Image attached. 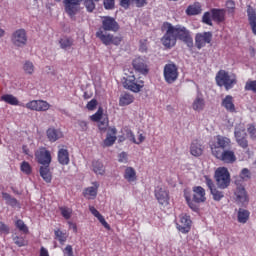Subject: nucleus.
Returning <instances> with one entry per match:
<instances>
[{
    "instance_id": "nucleus-1",
    "label": "nucleus",
    "mask_w": 256,
    "mask_h": 256,
    "mask_svg": "<svg viewBox=\"0 0 256 256\" xmlns=\"http://www.w3.org/2000/svg\"><path fill=\"white\" fill-rule=\"evenodd\" d=\"M126 77L123 78L122 85L124 89L132 91V93H140V91L145 87V82L141 79H136L133 72H128L125 70Z\"/></svg>"
},
{
    "instance_id": "nucleus-2",
    "label": "nucleus",
    "mask_w": 256,
    "mask_h": 256,
    "mask_svg": "<svg viewBox=\"0 0 256 256\" xmlns=\"http://www.w3.org/2000/svg\"><path fill=\"white\" fill-rule=\"evenodd\" d=\"M162 31H164V35L161 38V43L166 47V49H171V47H175L177 45V36L175 31L173 30V24L169 22H164L162 25Z\"/></svg>"
},
{
    "instance_id": "nucleus-3",
    "label": "nucleus",
    "mask_w": 256,
    "mask_h": 256,
    "mask_svg": "<svg viewBox=\"0 0 256 256\" xmlns=\"http://www.w3.org/2000/svg\"><path fill=\"white\" fill-rule=\"evenodd\" d=\"M216 83L219 87H225L227 91L237 85V76L225 70H220L216 75Z\"/></svg>"
},
{
    "instance_id": "nucleus-4",
    "label": "nucleus",
    "mask_w": 256,
    "mask_h": 256,
    "mask_svg": "<svg viewBox=\"0 0 256 256\" xmlns=\"http://www.w3.org/2000/svg\"><path fill=\"white\" fill-rule=\"evenodd\" d=\"M230 147H231V140L222 135L216 136L214 140L210 143V149H211L212 155L221 153V151H225Z\"/></svg>"
},
{
    "instance_id": "nucleus-5",
    "label": "nucleus",
    "mask_w": 256,
    "mask_h": 256,
    "mask_svg": "<svg viewBox=\"0 0 256 256\" xmlns=\"http://www.w3.org/2000/svg\"><path fill=\"white\" fill-rule=\"evenodd\" d=\"M173 30L176 35V39L183 41L189 49H193V36H191V31H189V29L183 25H176L173 26Z\"/></svg>"
},
{
    "instance_id": "nucleus-6",
    "label": "nucleus",
    "mask_w": 256,
    "mask_h": 256,
    "mask_svg": "<svg viewBox=\"0 0 256 256\" xmlns=\"http://www.w3.org/2000/svg\"><path fill=\"white\" fill-rule=\"evenodd\" d=\"M215 179L219 189H227L231 183V175L229 170L225 167H219L215 171Z\"/></svg>"
},
{
    "instance_id": "nucleus-7",
    "label": "nucleus",
    "mask_w": 256,
    "mask_h": 256,
    "mask_svg": "<svg viewBox=\"0 0 256 256\" xmlns=\"http://www.w3.org/2000/svg\"><path fill=\"white\" fill-rule=\"evenodd\" d=\"M155 199L158 201L159 205L162 207H167L169 205L170 197H169V190L163 184H160L155 187L154 190Z\"/></svg>"
},
{
    "instance_id": "nucleus-8",
    "label": "nucleus",
    "mask_w": 256,
    "mask_h": 256,
    "mask_svg": "<svg viewBox=\"0 0 256 256\" xmlns=\"http://www.w3.org/2000/svg\"><path fill=\"white\" fill-rule=\"evenodd\" d=\"M234 137L239 147H242V149H247V147L249 146V142L247 141V132L245 131V124L236 125Z\"/></svg>"
},
{
    "instance_id": "nucleus-9",
    "label": "nucleus",
    "mask_w": 256,
    "mask_h": 256,
    "mask_svg": "<svg viewBox=\"0 0 256 256\" xmlns=\"http://www.w3.org/2000/svg\"><path fill=\"white\" fill-rule=\"evenodd\" d=\"M11 43L14 47H25L27 45V31L23 28L15 30L11 35Z\"/></svg>"
},
{
    "instance_id": "nucleus-10",
    "label": "nucleus",
    "mask_w": 256,
    "mask_h": 256,
    "mask_svg": "<svg viewBox=\"0 0 256 256\" xmlns=\"http://www.w3.org/2000/svg\"><path fill=\"white\" fill-rule=\"evenodd\" d=\"M164 79L166 83H175L177 79L179 78V69L177 68V65L170 63L166 64L164 66Z\"/></svg>"
},
{
    "instance_id": "nucleus-11",
    "label": "nucleus",
    "mask_w": 256,
    "mask_h": 256,
    "mask_svg": "<svg viewBox=\"0 0 256 256\" xmlns=\"http://www.w3.org/2000/svg\"><path fill=\"white\" fill-rule=\"evenodd\" d=\"M213 157H215L219 161H222L223 163H227L230 165H232L237 161V156H235V151L229 150V149L222 150L221 152L214 154Z\"/></svg>"
},
{
    "instance_id": "nucleus-12",
    "label": "nucleus",
    "mask_w": 256,
    "mask_h": 256,
    "mask_svg": "<svg viewBox=\"0 0 256 256\" xmlns=\"http://www.w3.org/2000/svg\"><path fill=\"white\" fill-rule=\"evenodd\" d=\"M102 31H112L113 33H117L119 31V23L117 20L111 16H102Z\"/></svg>"
},
{
    "instance_id": "nucleus-13",
    "label": "nucleus",
    "mask_w": 256,
    "mask_h": 256,
    "mask_svg": "<svg viewBox=\"0 0 256 256\" xmlns=\"http://www.w3.org/2000/svg\"><path fill=\"white\" fill-rule=\"evenodd\" d=\"M26 109L30 111H49L51 109V104L45 100H32L25 105Z\"/></svg>"
},
{
    "instance_id": "nucleus-14",
    "label": "nucleus",
    "mask_w": 256,
    "mask_h": 256,
    "mask_svg": "<svg viewBox=\"0 0 256 256\" xmlns=\"http://www.w3.org/2000/svg\"><path fill=\"white\" fill-rule=\"evenodd\" d=\"M132 66L134 71L140 73V75H148L149 73V65L147 64V60L143 57H137L132 61Z\"/></svg>"
},
{
    "instance_id": "nucleus-15",
    "label": "nucleus",
    "mask_w": 256,
    "mask_h": 256,
    "mask_svg": "<svg viewBox=\"0 0 256 256\" xmlns=\"http://www.w3.org/2000/svg\"><path fill=\"white\" fill-rule=\"evenodd\" d=\"M176 227L180 233H189L191 231V217L187 214H181L176 222Z\"/></svg>"
},
{
    "instance_id": "nucleus-16",
    "label": "nucleus",
    "mask_w": 256,
    "mask_h": 256,
    "mask_svg": "<svg viewBox=\"0 0 256 256\" xmlns=\"http://www.w3.org/2000/svg\"><path fill=\"white\" fill-rule=\"evenodd\" d=\"M213 39V33L201 32L195 35V45L197 49H203L207 43H211Z\"/></svg>"
},
{
    "instance_id": "nucleus-17",
    "label": "nucleus",
    "mask_w": 256,
    "mask_h": 256,
    "mask_svg": "<svg viewBox=\"0 0 256 256\" xmlns=\"http://www.w3.org/2000/svg\"><path fill=\"white\" fill-rule=\"evenodd\" d=\"M83 0H64L65 11L69 17H75L77 11H79V3Z\"/></svg>"
},
{
    "instance_id": "nucleus-18",
    "label": "nucleus",
    "mask_w": 256,
    "mask_h": 256,
    "mask_svg": "<svg viewBox=\"0 0 256 256\" xmlns=\"http://www.w3.org/2000/svg\"><path fill=\"white\" fill-rule=\"evenodd\" d=\"M36 159L41 165H50L51 163V153L45 148H40L36 151Z\"/></svg>"
},
{
    "instance_id": "nucleus-19",
    "label": "nucleus",
    "mask_w": 256,
    "mask_h": 256,
    "mask_svg": "<svg viewBox=\"0 0 256 256\" xmlns=\"http://www.w3.org/2000/svg\"><path fill=\"white\" fill-rule=\"evenodd\" d=\"M117 141V128L111 127L108 129V132L106 134V138L103 142L104 147H111L115 145V142Z\"/></svg>"
},
{
    "instance_id": "nucleus-20",
    "label": "nucleus",
    "mask_w": 256,
    "mask_h": 256,
    "mask_svg": "<svg viewBox=\"0 0 256 256\" xmlns=\"http://www.w3.org/2000/svg\"><path fill=\"white\" fill-rule=\"evenodd\" d=\"M205 98L203 97V94H197V96L194 98L192 102V109L193 111H197L198 113H201L205 109Z\"/></svg>"
},
{
    "instance_id": "nucleus-21",
    "label": "nucleus",
    "mask_w": 256,
    "mask_h": 256,
    "mask_svg": "<svg viewBox=\"0 0 256 256\" xmlns=\"http://www.w3.org/2000/svg\"><path fill=\"white\" fill-rule=\"evenodd\" d=\"M123 177L127 181V183H130V185H132L133 183H137V171L133 167H126Z\"/></svg>"
},
{
    "instance_id": "nucleus-22",
    "label": "nucleus",
    "mask_w": 256,
    "mask_h": 256,
    "mask_svg": "<svg viewBox=\"0 0 256 256\" xmlns=\"http://www.w3.org/2000/svg\"><path fill=\"white\" fill-rule=\"evenodd\" d=\"M193 200L195 203H205L206 197H205V189L201 186H195L193 188Z\"/></svg>"
},
{
    "instance_id": "nucleus-23",
    "label": "nucleus",
    "mask_w": 256,
    "mask_h": 256,
    "mask_svg": "<svg viewBox=\"0 0 256 256\" xmlns=\"http://www.w3.org/2000/svg\"><path fill=\"white\" fill-rule=\"evenodd\" d=\"M236 201L241 203V205H247L249 203V196L247 195V191L245 188L238 187L235 192Z\"/></svg>"
},
{
    "instance_id": "nucleus-24",
    "label": "nucleus",
    "mask_w": 256,
    "mask_h": 256,
    "mask_svg": "<svg viewBox=\"0 0 256 256\" xmlns=\"http://www.w3.org/2000/svg\"><path fill=\"white\" fill-rule=\"evenodd\" d=\"M96 37L100 39L104 45H111V43H113V35L103 29H99L96 32Z\"/></svg>"
},
{
    "instance_id": "nucleus-25",
    "label": "nucleus",
    "mask_w": 256,
    "mask_h": 256,
    "mask_svg": "<svg viewBox=\"0 0 256 256\" xmlns=\"http://www.w3.org/2000/svg\"><path fill=\"white\" fill-rule=\"evenodd\" d=\"M89 211L94 217H96V219H98L101 225H103V227L107 229V231H111V226L109 225V223H107L105 217H103V215H101V213H99L94 206H89Z\"/></svg>"
},
{
    "instance_id": "nucleus-26",
    "label": "nucleus",
    "mask_w": 256,
    "mask_h": 256,
    "mask_svg": "<svg viewBox=\"0 0 256 256\" xmlns=\"http://www.w3.org/2000/svg\"><path fill=\"white\" fill-rule=\"evenodd\" d=\"M93 186H90L86 188L83 192V195L86 199H95L97 197V191L99 189V183L98 182H93Z\"/></svg>"
},
{
    "instance_id": "nucleus-27",
    "label": "nucleus",
    "mask_w": 256,
    "mask_h": 256,
    "mask_svg": "<svg viewBox=\"0 0 256 256\" xmlns=\"http://www.w3.org/2000/svg\"><path fill=\"white\" fill-rule=\"evenodd\" d=\"M247 15H248L249 25L252 29V33L254 35H256V12H255V9H253V7H251V6H248Z\"/></svg>"
},
{
    "instance_id": "nucleus-28",
    "label": "nucleus",
    "mask_w": 256,
    "mask_h": 256,
    "mask_svg": "<svg viewBox=\"0 0 256 256\" xmlns=\"http://www.w3.org/2000/svg\"><path fill=\"white\" fill-rule=\"evenodd\" d=\"M190 153L193 157H201L203 155V146L198 140H194L190 145Z\"/></svg>"
},
{
    "instance_id": "nucleus-29",
    "label": "nucleus",
    "mask_w": 256,
    "mask_h": 256,
    "mask_svg": "<svg viewBox=\"0 0 256 256\" xmlns=\"http://www.w3.org/2000/svg\"><path fill=\"white\" fill-rule=\"evenodd\" d=\"M133 101H135V96H133V94H131V93L125 92L120 95L119 106L127 107V105H131V103H133Z\"/></svg>"
},
{
    "instance_id": "nucleus-30",
    "label": "nucleus",
    "mask_w": 256,
    "mask_h": 256,
    "mask_svg": "<svg viewBox=\"0 0 256 256\" xmlns=\"http://www.w3.org/2000/svg\"><path fill=\"white\" fill-rule=\"evenodd\" d=\"M46 133L49 141L52 143H55V141H58V139L63 137V132H61L60 129L49 128Z\"/></svg>"
},
{
    "instance_id": "nucleus-31",
    "label": "nucleus",
    "mask_w": 256,
    "mask_h": 256,
    "mask_svg": "<svg viewBox=\"0 0 256 256\" xmlns=\"http://www.w3.org/2000/svg\"><path fill=\"white\" fill-rule=\"evenodd\" d=\"M69 161V151L65 148H60L58 150V162L60 165H67Z\"/></svg>"
},
{
    "instance_id": "nucleus-32",
    "label": "nucleus",
    "mask_w": 256,
    "mask_h": 256,
    "mask_svg": "<svg viewBox=\"0 0 256 256\" xmlns=\"http://www.w3.org/2000/svg\"><path fill=\"white\" fill-rule=\"evenodd\" d=\"M222 107H225L226 111H229L230 113H235V104L233 103V96L227 95L222 100Z\"/></svg>"
},
{
    "instance_id": "nucleus-33",
    "label": "nucleus",
    "mask_w": 256,
    "mask_h": 256,
    "mask_svg": "<svg viewBox=\"0 0 256 256\" xmlns=\"http://www.w3.org/2000/svg\"><path fill=\"white\" fill-rule=\"evenodd\" d=\"M225 13H226L225 9H212L211 10L212 19L214 21H217V23H221V22L225 21Z\"/></svg>"
},
{
    "instance_id": "nucleus-34",
    "label": "nucleus",
    "mask_w": 256,
    "mask_h": 256,
    "mask_svg": "<svg viewBox=\"0 0 256 256\" xmlns=\"http://www.w3.org/2000/svg\"><path fill=\"white\" fill-rule=\"evenodd\" d=\"M1 101H4V103H7L8 105H12L14 107H17L20 105L19 99L15 97L12 94H4L0 98Z\"/></svg>"
},
{
    "instance_id": "nucleus-35",
    "label": "nucleus",
    "mask_w": 256,
    "mask_h": 256,
    "mask_svg": "<svg viewBox=\"0 0 256 256\" xmlns=\"http://www.w3.org/2000/svg\"><path fill=\"white\" fill-rule=\"evenodd\" d=\"M251 215V212L247 209L240 208L238 210L237 218H238V223H247L249 221V217Z\"/></svg>"
},
{
    "instance_id": "nucleus-36",
    "label": "nucleus",
    "mask_w": 256,
    "mask_h": 256,
    "mask_svg": "<svg viewBox=\"0 0 256 256\" xmlns=\"http://www.w3.org/2000/svg\"><path fill=\"white\" fill-rule=\"evenodd\" d=\"M92 170L96 175H105V166L103 165V162L99 160H94L92 162Z\"/></svg>"
},
{
    "instance_id": "nucleus-37",
    "label": "nucleus",
    "mask_w": 256,
    "mask_h": 256,
    "mask_svg": "<svg viewBox=\"0 0 256 256\" xmlns=\"http://www.w3.org/2000/svg\"><path fill=\"white\" fill-rule=\"evenodd\" d=\"M55 239L59 241L60 245H65L67 239L69 238V234L67 232L61 231V229L54 230Z\"/></svg>"
},
{
    "instance_id": "nucleus-38",
    "label": "nucleus",
    "mask_w": 256,
    "mask_h": 256,
    "mask_svg": "<svg viewBox=\"0 0 256 256\" xmlns=\"http://www.w3.org/2000/svg\"><path fill=\"white\" fill-rule=\"evenodd\" d=\"M40 175L46 183H51L52 176L49 165L40 167Z\"/></svg>"
},
{
    "instance_id": "nucleus-39",
    "label": "nucleus",
    "mask_w": 256,
    "mask_h": 256,
    "mask_svg": "<svg viewBox=\"0 0 256 256\" xmlns=\"http://www.w3.org/2000/svg\"><path fill=\"white\" fill-rule=\"evenodd\" d=\"M22 69L26 75H33L35 73V64L29 60H26L23 63Z\"/></svg>"
},
{
    "instance_id": "nucleus-40",
    "label": "nucleus",
    "mask_w": 256,
    "mask_h": 256,
    "mask_svg": "<svg viewBox=\"0 0 256 256\" xmlns=\"http://www.w3.org/2000/svg\"><path fill=\"white\" fill-rule=\"evenodd\" d=\"M199 13H201V4L199 3H194L186 9L187 15H199Z\"/></svg>"
},
{
    "instance_id": "nucleus-41",
    "label": "nucleus",
    "mask_w": 256,
    "mask_h": 256,
    "mask_svg": "<svg viewBox=\"0 0 256 256\" xmlns=\"http://www.w3.org/2000/svg\"><path fill=\"white\" fill-rule=\"evenodd\" d=\"M61 49H71L73 47V39L63 37L59 41Z\"/></svg>"
},
{
    "instance_id": "nucleus-42",
    "label": "nucleus",
    "mask_w": 256,
    "mask_h": 256,
    "mask_svg": "<svg viewBox=\"0 0 256 256\" xmlns=\"http://www.w3.org/2000/svg\"><path fill=\"white\" fill-rule=\"evenodd\" d=\"M239 178L242 181H249V179H251V170L247 168H243L239 174Z\"/></svg>"
},
{
    "instance_id": "nucleus-43",
    "label": "nucleus",
    "mask_w": 256,
    "mask_h": 256,
    "mask_svg": "<svg viewBox=\"0 0 256 256\" xmlns=\"http://www.w3.org/2000/svg\"><path fill=\"white\" fill-rule=\"evenodd\" d=\"M12 239L17 247H25L27 245V240L23 236H13Z\"/></svg>"
},
{
    "instance_id": "nucleus-44",
    "label": "nucleus",
    "mask_w": 256,
    "mask_h": 256,
    "mask_svg": "<svg viewBox=\"0 0 256 256\" xmlns=\"http://www.w3.org/2000/svg\"><path fill=\"white\" fill-rule=\"evenodd\" d=\"M20 169L22 171V173H25V175H31V164H29V162L27 161H23L20 165Z\"/></svg>"
},
{
    "instance_id": "nucleus-45",
    "label": "nucleus",
    "mask_w": 256,
    "mask_h": 256,
    "mask_svg": "<svg viewBox=\"0 0 256 256\" xmlns=\"http://www.w3.org/2000/svg\"><path fill=\"white\" fill-rule=\"evenodd\" d=\"M98 127L100 131H105L109 127V119L107 116H104L101 120L98 121Z\"/></svg>"
},
{
    "instance_id": "nucleus-46",
    "label": "nucleus",
    "mask_w": 256,
    "mask_h": 256,
    "mask_svg": "<svg viewBox=\"0 0 256 256\" xmlns=\"http://www.w3.org/2000/svg\"><path fill=\"white\" fill-rule=\"evenodd\" d=\"M60 213L64 219H69L73 215V210L67 207H60Z\"/></svg>"
},
{
    "instance_id": "nucleus-47",
    "label": "nucleus",
    "mask_w": 256,
    "mask_h": 256,
    "mask_svg": "<svg viewBox=\"0 0 256 256\" xmlns=\"http://www.w3.org/2000/svg\"><path fill=\"white\" fill-rule=\"evenodd\" d=\"M15 225L17 229H19V231H21L22 233H29V228L27 227V225H25V222H23V220H17Z\"/></svg>"
},
{
    "instance_id": "nucleus-48",
    "label": "nucleus",
    "mask_w": 256,
    "mask_h": 256,
    "mask_svg": "<svg viewBox=\"0 0 256 256\" xmlns=\"http://www.w3.org/2000/svg\"><path fill=\"white\" fill-rule=\"evenodd\" d=\"M210 192L213 195L214 201H221L224 197L223 192L217 190V188H213Z\"/></svg>"
},
{
    "instance_id": "nucleus-49",
    "label": "nucleus",
    "mask_w": 256,
    "mask_h": 256,
    "mask_svg": "<svg viewBox=\"0 0 256 256\" xmlns=\"http://www.w3.org/2000/svg\"><path fill=\"white\" fill-rule=\"evenodd\" d=\"M105 116H103V109L99 108L98 111L92 115L90 118H91V121H95L97 123H99V121L102 120V118H104Z\"/></svg>"
},
{
    "instance_id": "nucleus-50",
    "label": "nucleus",
    "mask_w": 256,
    "mask_h": 256,
    "mask_svg": "<svg viewBox=\"0 0 256 256\" xmlns=\"http://www.w3.org/2000/svg\"><path fill=\"white\" fill-rule=\"evenodd\" d=\"M246 91H252L253 93H256V80H249L246 82L245 85Z\"/></svg>"
},
{
    "instance_id": "nucleus-51",
    "label": "nucleus",
    "mask_w": 256,
    "mask_h": 256,
    "mask_svg": "<svg viewBox=\"0 0 256 256\" xmlns=\"http://www.w3.org/2000/svg\"><path fill=\"white\" fill-rule=\"evenodd\" d=\"M211 17H213V14L211 15V13L205 12L202 17L203 23H205L206 25H210V26L213 25V21L211 20Z\"/></svg>"
},
{
    "instance_id": "nucleus-52",
    "label": "nucleus",
    "mask_w": 256,
    "mask_h": 256,
    "mask_svg": "<svg viewBox=\"0 0 256 256\" xmlns=\"http://www.w3.org/2000/svg\"><path fill=\"white\" fill-rule=\"evenodd\" d=\"M184 196L190 209H193V211H195V209H197V206H195V204H193V201H191V196L189 195V192L185 191Z\"/></svg>"
},
{
    "instance_id": "nucleus-53",
    "label": "nucleus",
    "mask_w": 256,
    "mask_h": 256,
    "mask_svg": "<svg viewBox=\"0 0 256 256\" xmlns=\"http://www.w3.org/2000/svg\"><path fill=\"white\" fill-rule=\"evenodd\" d=\"M84 5L90 13L95 9V2L93 0H84Z\"/></svg>"
},
{
    "instance_id": "nucleus-54",
    "label": "nucleus",
    "mask_w": 256,
    "mask_h": 256,
    "mask_svg": "<svg viewBox=\"0 0 256 256\" xmlns=\"http://www.w3.org/2000/svg\"><path fill=\"white\" fill-rule=\"evenodd\" d=\"M226 9L228 13H235V2L232 0H228L226 2Z\"/></svg>"
},
{
    "instance_id": "nucleus-55",
    "label": "nucleus",
    "mask_w": 256,
    "mask_h": 256,
    "mask_svg": "<svg viewBox=\"0 0 256 256\" xmlns=\"http://www.w3.org/2000/svg\"><path fill=\"white\" fill-rule=\"evenodd\" d=\"M62 253L64 256H75L73 255V246L67 245L64 249H62Z\"/></svg>"
},
{
    "instance_id": "nucleus-56",
    "label": "nucleus",
    "mask_w": 256,
    "mask_h": 256,
    "mask_svg": "<svg viewBox=\"0 0 256 256\" xmlns=\"http://www.w3.org/2000/svg\"><path fill=\"white\" fill-rule=\"evenodd\" d=\"M247 132L252 139H256V128L254 125L252 124L248 125Z\"/></svg>"
},
{
    "instance_id": "nucleus-57",
    "label": "nucleus",
    "mask_w": 256,
    "mask_h": 256,
    "mask_svg": "<svg viewBox=\"0 0 256 256\" xmlns=\"http://www.w3.org/2000/svg\"><path fill=\"white\" fill-rule=\"evenodd\" d=\"M103 4H104V8L107 10H111L115 8V0H104Z\"/></svg>"
},
{
    "instance_id": "nucleus-58",
    "label": "nucleus",
    "mask_w": 256,
    "mask_h": 256,
    "mask_svg": "<svg viewBox=\"0 0 256 256\" xmlns=\"http://www.w3.org/2000/svg\"><path fill=\"white\" fill-rule=\"evenodd\" d=\"M204 182L206 183L207 187L212 191L215 189V184L213 183V180L209 178V176H204Z\"/></svg>"
},
{
    "instance_id": "nucleus-59",
    "label": "nucleus",
    "mask_w": 256,
    "mask_h": 256,
    "mask_svg": "<svg viewBox=\"0 0 256 256\" xmlns=\"http://www.w3.org/2000/svg\"><path fill=\"white\" fill-rule=\"evenodd\" d=\"M131 3L135 5V7L141 8L147 5V0H131Z\"/></svg>"
},
{
    "instance_id": "nucleus-60",
    "label": "nucleus",
    "mask_w": 256,
    "mask_h": 256,
    "mask_svg": "<svg viewBox=\"0 0 256 256\" xmlns=\"http://www.w3.org/2000/svg\"><path fill=\"white\" fill-rule=\"evenodd\" d=\"M97 107V100L92 99L90 102L87 103L86 108L88 111H94Z\"/></svg>"
},
{
    "instance_id": "nucleus-61",
    "label": "nucleus",
    "mask_w": 256,
    "mask_h": 256,
    "mask_svg": "<svg viewBox=\"0 0 256 256\" xmlns=\"http://www.w3.org/2000/svg\"><path fill=\"white\" fill-rule=\"evenodd\" d=\"M133 3L131 0H120V6L123 7V9H129Z\"/></svg>"
},
{
    "instance_id": "nucleus-62",
    "label": "nucleus",
    "mask_w": 256,
    "mask_h": 256,
    "mask_svg": "<svg viewBox=\"0 0 256 256\" xmlns=\"http://www.w3.org/2000/svg\"><path fill=\"white\" fill-rule=\"evenodd\" d=\"M126 138L129 140V141H132V143H137V139H135V134H133V132L131 130H128L126 132Z\"/></svg>"
},
{
    "instance_id": "nucleus-63",
    "label": "nucleus",
    "mask_w": 256,
    "mask_h": 256,
    "mask_svg": "<svg viewBox=\"0 0 256 256\" xmlns=\"http://www.w3.org/2000/svg\"><path fill=\"white\" fill-rule=\"evenodd\" d=\"M119 163H127V153L122 152L118 155Z\"/></svg>"
},
{
    "instance_id": "nucleus-64",
    "label": "nucleus",
    "mask_w": 256,
    "mask_h": 256,
    "mask_svg": "<svg viewBox=\"0 0 256 256\" xmlns=\"http://www.w3.org/2000/svg\"><path fill=\"white\" fill-rule=\"evenodd\" d=\"M140 51L142 53H145V51H147V40L140 41Z\"/></svg>"
}]
</instances>
